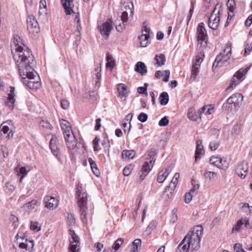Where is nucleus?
Listing matches in <instances>:
<instances>
[{
	"mask_svg": "<svg viewBox=\"0 0 252 252\" xmlns=\"http://www.w3.org/2000/svg\"><path fill=\"white\" fill-rule=\"evenodd\" d=\"M76 195L78 198V204L80 208L81 219L83 223H86L87 222V194L83 190L82 185L80 184H78L76 187Z\"/></svg>",
	"mask_w": 252,
	"mask_h": 252,
	"instance_id": "nucleus-4",
	"label": "nucleus"
},
{
	"mask_svg": "<svg viewBox=\"0 0 252 252\" xmlns=\"http://www.w3.org/2000/svg\"><path fill=\"white\" fill-rule=\"evenodd\" d=\"M230 160L226 158H220V169L226 170L228 168Z\"/></svg>",
	"mask_w": 252,
	"mask_h": 252,
	"instance_id": "nucleus-32",
	"label": "nucleus"
},
{
	"mask_svg": "<svg viewBox=\"0 0 252 252\" xmlns=\"http://www.w3.org/2000/svg\"><path fill=\"white\" fill-rule=\"evenodd\" d=\"M61 104L63 109H67L69 106V103L68 101L66 99L61 100Z\"/></svg>",
	"mask_w": 252,
	"mask_h": 252,
	"instance_id": "nucleus-51",
	"label": "nucleus"
},
{
	"mask_svg": "<svg viewBox=\"0 0 252 252\" xmlns=\"http://www.w3.org/2000/svg\"><path fill=\"white\" fill-rule=\"evenodd\" d=\"M200 54L196 56L195 62L193 63L192 65L190 79L192 81L195 80L200 67L199 63L203 61L201 56H204V53L201 52Z\"/></svg>",
	"mask_w": 252,
	"mask_h": 252,
	"instance_id": "nucleus-16",
	"label": "nucleus"
},
{
	"mask_svg": "<svg viewBox=\"0 0 252 252\" xmlns=\"http://www.w3.org/2000/svg\"><path fill=\"white\" fill-rule=\"evenodd\" d=\"M243 96L240 93H236L229 97L227 102L223 105V107L227 110H232L238 108L242 104Z\"/></svg>",
	"mask_w": 252,
	"mask_h": 252,
	"instance_id": "nucleus-8",
	"label": "nucleus"
},
{
	"mask_svg": "<svg viewBox=\"0 0 252 252\" xmlns=\"http://www.w3.org/2000/svg\"><path fill=\"white\" fill-rule=\"evenodd\" d=\"M196 36L198 44L200 47H205L207 46L208 35L203 23H200L197 26Z\"/></svg>",
	"mask_w": 252,
	"mask_h": 252,
	"instance_id": "nucleus-12",
	"label": "nucleus"
},
{
	"mask_svg": "<svg viewBox=\"0 0 252 252\" xmlns=\"http://www.w3.org/2000/svg\"><path fill=\"white\" fill-rule=\"evenodd\" d=\"M180 177V174L179 173H176L172 178L171 183L169 185V186L168 188H171L172 189H174L175 188L177 183H178V180Z\"/></svg>",
	"mask_w": 252,
	"mask_h": 252,
	"instance_id": "nucleus-36",
	"label": "nucleus"
},
{
	"mask_svg": "<svg viewBox=\"0 0 252 252\" xmlns=\"http://www.w3.org/2000/svg\"><path fill=\"white\" fill-rule=\"evenodd\" d=\"M141 240L139 239H135L132 243L133 252H135L137 251L138 248L141 246Z\"/></svg>",
	"mask_w": 252,
	"mask_h": 252,
	"instance_id": "nucleus-38",
	"label": "nucleus"
},
{
	"mask_svg": "<svg viewBox=\"0 0 252 252\" xmlns=\"http://www.w3.org/2000/svg\"><path fill=\"white\" fill-rule=\"evenodd\" d=\"M216 175L217 173L216 172L209 171H207L204 174L205 177L209 179L210 180H213Z\"/></svg>",
	"mask_w": 252,
	"mask_h": 252,
	"instance_id": "nucleus-39",
	"label": "nucleus"
},
{
	"mask_svg": "<svg viewBox=\"0 0 252 252\" xmlns=\"http://www.w3.org/2000/svg\"><path fill=\"white\" fill-rule=\"evenodd\" d=\"M231 55V47L229 45H226L223 49V52L220 53L216 58L215 61L213 64V68L222 66L225 63Z\"/></svg>",
	"mask_w": 252,
	"mask_h": 252,
	"instance_id": "nucleus-9",
	"label": "nucleus"
},
{
	"mask_svg": "<svg viewBox=\"0 0 252 252\" xmlns=\"http://www.w3.org/2000/svg\"><path fill=\"white\" fill-rule=\"evenodd\" d=\"M113 28V21L111 19L107 20L105 22L98 27V30L100 34L105 39H107L109 37Z\"/></svg>",
	"mask_w": 252,
	"mask_h": 252,
	"instance_id": "nucleus-15",
	"label": "nucleus"
},
{
	"mask_svg": "<svg viewBox=\"0 0 252 252\" xmlns=\"http://www.w3.org/2000/svg\"><path fill=\"white\" fill-rule=\"evenodd\" d=\"M70 235L71 236L72 241H70V242H72L73 243L76 242V243H79V238L78 237V236L75 234L74 231L70 230Z\"/></svg>",
	"mask_w": 252,
	"mask_h": 252,
	"instance_id": "nucleus-44",
	"label": "nucleus"
},
{
	"mask_svg": "<svg viewBox=\"0 0 252 252\" xmlns=\"http://www.w3.org/2000/svg\"><path fill=\"white\" fill-rule=\"evenodd\" d=\"M27 29L29 33L32 34L37 33L40 31L38 23L33 15H29L27 20Z\"/></svg>",
	"mask_w": 252,
	"mask_h": 252,
	"instance_id": "nucleus-13",
	"label": "nucleus"
},
{
	"mask_svg": "<svg viewBox=\"0 0 252 252\" xmlns=\"http://www.w3.org/2000/svg\"><path fill=\"white\" fill-rule=\"evenodd\" d=\"M70 247H69V250L71 252H76L78 251L79 249V246H80V242L79 243H76V242H70Z\"/></svg>",
	"mask_w": 252,
	"mask_h": 252,
	"instance_id": "nucleus-37",
	"label": "nucleus"
},
{
	"mask_svg": "<svg viewBox=\"0 0 252 252\" xmlns=\"http://www.w3.org/2000/svg\"><path fill=\"white\" fill-rule=\"evenodd\" d=\"M5 189L7 190L12 192L14 190L15 187L11 183L8 182L5 184Z\"/></svg>",
	"mask_w": 252,
	"mask_h": 252,
	"instance_id": "nucleus-52",
	"label": "nucleus"
},
{
	"mask_svg": "<svg viewBox=\"0 0 252 252\" xmlns=\"http://www.w3.org/2000/svg\"><path fill=\"white\" fill-rule=\"evenodd\" d=\"M61 0L66 15H69L72 14H74L75 15L74 22H76L77 30L79 32H80L81 29V26L79 18V14L78 13L74 12L73 10V8L74 7L73 0Z\"/></svg>",
	"mask_w": 252,
	"mask_h": 252,
	"instance_id": "nucleus-7",
	"label": "nucleus"
},
{
	"mask_svg": "<svg viewBox=\"0 0 252 252\" xmlns=\"http://www.w3.org/2000/svg\"><path fill=\"white\" fill-rule=\"evenodd\" d=\"M124 239L123 238L118 239L114 243L113 247L115 250H118L120 247L121 245L123 243Z\"/></svg>",
	"mask_w": 252,
	"mask_h": 252,
	"instance_id": "nucleus-43",
	"label": "nucleus"
},
{
	"mask_svg": "<svg viewBox=\"0 0 252 252\" xmlns=\"http://www.w3.org/2000/svg\"><path fill=\"white\" fill-rule=\"evenodd\" d=\"M133 5L132 2L127 0L121 3V10L118 13V17L115 20L116 29L121 32L125 28L128 20V14H133Z\"/></svg>",
	"mask_w": 252,
	"mask_h": 252,
	"instance_id": "nucleus-3",
	"label": "nucleus"
},
{
	"mask_svg": "<svg viewBox=\"0 0 252 252\" xmlns=\"http://www.w3.org/2000/svg\"><path fill=\"white\" fill-rule=\"evenodd\" d=\"M45 207L48 209L53 210L57 207L58 200L54 197L47 196L44 199Z\"/></svg>",
	"mask_w": 252,
	"mask_h": 252,
	"instance_id": "nucleus-20",
	"label": "nucleus"
},
{
	"mask_svg": "<svg viewBox=\"0 0 252 252\" xmlns=\"http://www.w3.org/2000/svg\"><path fill=\"white\" fill-rule=\"evenodd\" d=\"M135 155V152L133 150H124L122 153V156L123 159H132Z\"/></svg>",
	"mask_w": 252,
	"mask_h": 252,
	"instance_id": "nucleus-28",
	"label": "nucleus"
},
{
	"mask_svg": "<svg viewBox=\"0 0 252 252\" xmlns=\"http://www.w3.org/2000/svg\"><path fill=\"white\" fill-rule=\"evenodd\" d=\"M154 59L156 62L155 64L158 66L163 65L166 62L165 56L162 54L157 55Z\"/></svg>",
	"mask_w": 252,
	"mask_h": 252,
	"instance_id": "nucleus-27",
	"label": "nucleus"
},
{
	"mask_svg": "<svg viewBox=\"0 0 252 252\" xmlns=\"http://www.w3.org/2000/svg\"><path fill=\"white\" fill-rule=\"evenodd\" d=\"M15 170L17 172V175L20 176V182L22 181L23 179L28 174L30 169L27 170L25 167H20L19 165L15 168Z\"/></svg>",
	"mask_w": 252,
	"mask_h": 252,
	"instance_id": "nucleus-24",
	"label": "nucleus"
},
{
	"mask_svg": "<svg viewBox=\"0 0 252 252\" xmlns=\"http://www.w3.org/2000/svg\"><path fill=\"white\" fill-rule=\"evenodd\" d=\"M243 223L244 222L242 221V220H239L237 222L236 225L235 226V227L233 228V230H235L236 231H238L240 229L241 226L243 224Z\"/></svg>",
	"mask_w": 252,
	"mask_h": 252,
	"instance_id": "nucleus-62",
	"label": "nucleus"
},
{
	"mask_svg": "<svg viewBox=\"0 0 252 252\" xmlns=\"http://www.w3.org/2000/svg\"><path fill=\"white\" fill-rule=\"evenodd\" d=\"M58 139L55 135L52 136L50 141V148L54 155L57 157L60 154V150L57 145Z\"/></svg>",
	"mask_w": 252,
	"mask_h": 252,
	"instance_id": "nucleus-21",
	"label": "nucleus"
},
{
	"mask_svg": "<svg viewBox=\"0 0 252 252\" xmlns=\"http://www.w3.org/2000/svg\"><path fill=\"white\" fill-rule=\"evenodd\" d=\"M106 68L108 69L109 68L110 70H112L114 66L115 63L114 60H113L112 56L109 53H107L106 54Z\"/></svg>",
	"mask_w": 252,
	"mask_h": 252,
	"instance_id": "nucleus-29",
	"label": "nucleus"
},
{
	"mask_svg": "<svg viewBox=\"0 0 252 252\" xmlns=\"http://www.w3.org/2000/svg\"><path fill=\"white\" fill-rule=\"evenodd\" d=\"M132 117H133V114L129 113L126 116V117L124 119V120L126 121L125 122H128V123H129V126H128V128H127V133H129L130 128H131V125L130 123V121L131 120Z\"/></svg>",
	"mask_w": 252,
	"mask_h": 252,
	"instance_id": "nucleus-47",
	"label": "nucleus"
},
{
	"mask_svg": "<svg viewBox=\"0 0 252 252\" xmlns=\"http://www.w3.org/2000/svg\"><path fill=\"white\" fill-rule=\"evenodd\" d=\"M249 68L250 67H248L246 68H242L236 72L233 75V77L226 90L228 91L232 90L239 84L243 80H244L245 75L247 73Z\"/></svg>",
	"mask_w": 252,
	"mask_h": 252,
	"instance_id": "nucleus-10",
	"label": "nucleus"
},
{
	"mask_svg": "<svg viewBox=\"0 0 252 252\" xmlns=\"http://www.w3.org/2000/svg\"><path fill=\"white\" fill-rule=\"evenodd\" d=\"M164 76L163 78V81L168 82L169 80V76L170 74V71L169 70H166L164 71Z\"/></svg>",
	"mask_w": 252,
	"mask_h": 252,
	"instance_id": "nucleus-61",
	"label": "nucleus"
},
{
	"mask_svg": "<svg viewBox=\"0 0 252 252\" xmlns=\"http://www.w3.org/2000/svg\"><path fill=\"white\" fill-rule=\"evenodd\" d=\"M25 242L27 247V250H30L33 247V241L32 240H28V239L25 240Z\"/></svg>",
	"mask_w": 252,
	"mask_h": 252,
	"instance_id": "nucleus-57",
	"label": "nucleus"
},
{
	"mask_svg": "<svg viewBox=\"0 0 252 252\" xmlns=\"http://www.w3.org/2000/svg\"><path fill=\"white\" fill-rule=\"evenodd\" d=\"M249 163L245 160L238 163L235 168V173L241 179H245L247 175Z\"/></svg>",
	"mask_w": 252,
	"mask_h": 252,
	"instance_id": "nucleus-14",
	"label": "nucleus"
},
{
	"mask_svg": "<svg viewBox=\"0 0 252 252\" xmlns=\"http://www.w3.org/2000/svg\"><path fill=\"white\" fill-rule=\"evenodd\" d=\"M243 249L242 248V246L239 243H236L234 245V250L236 252H240L241 250H242Z\"/></svg>",
	"mask_w": 252,
	"mask_h": 252,
	"instance_id": "nucleus-63",
	"label": "nucleus"
},
{
	"mask_svg": "<svg viewBox=\"0 0 252 252\" xmlns=\"http://www.w3.org/2000/svg\"><path fill=\"white\" fill-rule=\"evenodd\" d=\"M1 151H2L3 157L6 158L8 157L9 152L6 147L2 146L1 147Z\"/></svg>",
	"mask_w": 252,
	"mask_h": 252,
	"instance_id": "nucleus-59",
	"label": "nucleus"
},
{
	"mask_svg": "<svg viewBox=\"0 0 252 252\" xmlns=\"http://www.w3.org/2000/svg\"><path fill=\"white\" fill-rule=\"evenodd\" d=\"M169 123V120L167 119L166 117L162 118L158 122V125L160 126H165L168 125Z\"/></svg>",
	"mask_w": 252,
	"mask_h": 252,
	"instance_id": "nucleus-48",
	"label": "nucleus"
},
{
	"mask_svg": "<svg viewBox=\"0 0 252 252\" xmlns=\"http://www.w3.org/2000/svg\"><path fill=\"white\" fill-rule=\"evenodd\" d=\"M150 28L146 26L144 27V30L142 31V34L145 35H148L150 36Z\"/></svg>",
	"mask_w": 252,
	"mask_h": 252,
	"instance_id": "nucleus-64",
	"label": "nucleus"
},
{
	"mask_svg": "<svg viewBox=\"0 0 252 252\" xmlns=\"http://www.w3.org/2000/svg\"><path fill=\"white\" fill-rule=\"evenodd\" d=\"M11 51L23 83L30 89H38L41 83L38 74L33 68L35 64L34 57L18 35L14 37Z\"/></svg>",
	"mask_w": 252,
	"mask_h": 252,
	"instance_id": "nucleus-1",
	"label": "nucleus"
},
{
	"mask_svg": "<svg viewBox=\"0 0 252 252\" xmlns=\"http://www.w3.org/2000/svg\"><path fill=\"white\" fill-rule=\"evenodd\" d=\"M67 220L69 225H73L75 223V220L74 216L71 214L67 215Z\"/></svg>",
	"mask_w": 252,
	"mask_h": 252,
	"instance_id": "nucleus-53",
	"label": "nucleus"
},
{
	"mask_svg": "<svg viewBox=\"0 0 252 252\" xmlns=\"http://www.w3.org/2000/svg\"><path fill=\"white\" fill-rule=\"evenodd\" d=\"M220 157L219 155L217 156H212L210 158V163L220 168Z\"/></svg>",
	"mask_w": 252,
	"mask_h": 252,
	"instance_id": "nucleus-34",
	"label": "nucleus"
},
{
	"mask_svg": "<svg viewBox=\"0 0 252 252\" xmlns=\"http://www.w3.org/2000/svg\"><path fill=\"white\" fill-rule=\"evenodd\" d=\"M220 144L219 141H213L210 142L209 147L211 150L215 151L219 148Z\"/></svg>",
	"mask_w": 252,
	"mask_h": 252,
	"instance_id": "nucleus-41",
	"label": "nucleus"
},
{
	"mask_svg": "<svg viewBox=\"0 0 252 252\" xmlns=\"http://www.w3.org/2000/svg\"><path fill=\"white\" fill-rule=\"evenodd\" d=\"M205 111H189L187 114L188 118L192 121H198L201 120L202 112L204 113ZM206 115L211 114V111H205Z\"/></svg>",
	"mask_w": 252,
	"mask_h": 252,
	"instance_id": "nucleus-19",
	"label": "nucleus"
},
{
	"mask_svg": "<svg viewBox=\"0 0 252 252\" xmlns=\"http://www.w3.org/2000/svg\"><path fill=\"white\" fill-rule=\"evenodd\" d=\"M135 71L142 75H145L147 72V67L143 62H138L135 65Z\"/></svg>",
	"mask_w": 252,
	"mask_h": 252,
	"instance_id": "nucleus-23",
	"label": "nucleus"
},
{
	"mask_svg": "<svg viewBox=\"0 0 252 252\" xmlns=\"http://www.w3.org/2000/svg\"><path fill=\"white\" fill-rule=\"evenodd\" d=\"M221 5L218 3L216 5L209 19L208 26L212 30H217L220 25V14Z\"/></svg>",
	"mask_w": 252,
	"mask_h": 252,
	"instance_id": "nucleus-11",
	"label": "nucleus"
},
{
	"mask_svg": "<svg viewBox=\"0 0 252 252\" xmlns=\"http://www.w3.org/2000/svg\"><path fill=\"white\" fill-rule=\"evenodd\" d=\"M170 173L168 168L161 170L158 174L157 177V181L159 183H163L167 178Z\"/></svg>",
	"mask_w": 252,
	"mask_h": 252,
	"instance_id": "nucleus-22",
	"label": "nucleus"
},
{
	"mask_svg": "<svg viewBox=\"0 0 252 252\" xmlns=\"http://www.w3.org/2000/svg\"><path fill=\"white\" fill-rule=\"evenodd\" d=\"M40 126H42L43 128H50V129H51V125L47 122L46 121H42L40 122Z\"/></svg>",
	"mask_w": 252,
	"mask_h": 252,
	"instance_id": "nucleus-60",
	"label": "nucleus"
},
{
	"mask_svg": "<svg viewBox=\"0 0 252 252\" xmlns=\"http://www.w3.org/2000/svg\"><path fill=\"white\" fill-rule=\"evenodd\" d=\"M133 169L132 166L130 164L125 167L123 170V174L125 176L129 175Z\"/></svg>",
	"mask_w": 252,
	"mask_h": 252,
	"instance_id": "nucleus-40",
	"label": "nucleus"
},
{
	"mask_svg": "<svg viewBox=\"0 0 252 252\" xmlns=\"http://www.w3.org/2000/svg\"><path fill=\"white\" fill-rule=\"evenodd\" d=\"M203 151V146L202 144L201 140H197L196 142V149L195 152V160L198 158V155H200Z\"/></svg>",
	"mask_w": 252,
	"mask_h": 252,
	"instance_id": "nucleus-31",
	"label": "nucleus"
},
{
	"mask_svg": "<svg viewBox=\"0 0 252 252\" xmlns=\"http://www.w3.org/2000/svg\"><path fill=\"white\" fill-rule=\"evenodd\" d=\"M88 161L94 174L96 177H98L100 174V172L95 162L91 158H88Z\"/></svg>",
	"mask_w": 252,
	"mask_h": 252,
	"instance_id": "nucleus-26",
	"label": "nucleus"
},
{
	"mask_svg": "<svg viewBox=\"0 0 252 252\" xmlns=\"http://www.w3.org/2000/svg\"><path fill=\"white\" fill-rule=\"evenodd\" d=\"M191 192H189L185 194V201L187 203H189L190 202L192 199V195Z\"/></svg>",
	"mask_w": 252,
	"mask_h": 252,
	"instance_id": "nucleus-54",
	"label": "nucleus"
},
{
	"mask_svg": "<svg viewBox=\"0 0 252 252\" xmlns=\"http://www.w3.org/2000/svg\"><path fill=\"white\" fill-rule=\"evenodd\" d=\"M215 108V105L213 104L204 105L201 108V110H212Z\"/></svg>",
	"mask_w": 252,
	"mask_h": 252,
	"instance_id": "nucleus-56",
	"label": "nucleus"
},
{
	"mask_svg": "<svg viewBox=\"0 0 252 252\" xmlns=\"http://www.w3.org/2000/svg\"><path fill=\"white\" fill-rule=\"evenodd\" d=\"M149 36L142 34L139 37L140 45L142 47H146L150 43Z\"/></svg>",
	"mask_w": 252,
	"mask_h": 252,
	"instance_id": "nucleus-33",
	"label": "nucleus"
},
{
	"mask_svg": "<svg viewBox=\"0 0 252 252\" xmlns=\"http://www.w3.org/2000/svg\"><path fill=\"white\" fill-rule=\"evenodd\" d=\"M195 2V0H191V6L189 9V21L192 16V13L193 12L194 7V3Z\"/></svg>",
	"mask_w": 252,
	"mask_h": 252,
	"instance_id": "nucleus-58",
	"label": "nucleus"
},
{
	"mask_svg": "<svg viewBox=\"0 0 252 252\" xmlns=\"http://www.w3.org/2000/svg\"><path fill=\"white\" fill-rule=\"evenodd\" d=\"M36 204V201L35 200H32L31 201L25 204L23 208L26 210V211L30 210L33 209L35 205Z\"/></svg>",
	"mask_w": 252,
	"mask_h": 252,
	"instance_id": "nucleus-35",
	"label": "nucleus"
},
{
	"mask_svg": "<svg viewBox=\"0 0 252 252\" xmlns=\"http://www.w3.org/2000/svg\"><path fill=\"white\" fill-rule=\"evenodd\" d=\"M30 228L32 230L38 231L40 230V226L39 225V224L36 221H32L31 222V226Z\"/></svg>",
	"mask_w": 252,
	"mask_h": 252,
	"instance_id": "nucleus-42",
	"label": "nucleus"
},
{
	"mask_svg": "<svg viewBox=\"0 0 252 252\" xmlns=\"http://www.w3.org/2000/svg\"><path fill=\"white\" fill-rule=\"evenodd\" d=\"M99 142V139L97 137H95L93 140V148L94 151H97L98 150L97 147L98 146Z\"/></svg>",
	"mask_w": 252,
	"mask_h": 252,
	"instance_id": "nucleus-55",
	"label": "nucleus"
},
{
	"mask_svg": "<svg viewBox=\"0 0 252 252\" xmlns=\"http://www.w3.org/2000/svg\"><path fill=\"white\" fill-rule=\"evenodd\" d=\"M157 154L155 152L150 151L144 156L145 162L141 170L138 173L140 179L143 180L151 171L156 159Z\"/></svg>",
	"mask_w": 252,
	"mask_h": 252,
	"instance_id": "nucleus-6",
	"label": "nucleus"
},
{
	"mask_svg": "<svg viewBox=\"0 0 252 252\" xmlns=\"http://www.w3.org/2000/svg\"><path fill=\"white\" fill-rule=\"evenodd\" d=\"M39 16L41 18H44L47 14V8H39Z\"/></svg>",
	"mask_w": 252,
	"mask_h": 252,
	"instance_id": "nucleus-45",
	"label": "nucleus"
},
{
	"mask_svg": "<svg viewBox=\"0 0 252 252\" xmlns=\"http://www.w3.org/2000/svg\"><path fill=\"white\" fill-rule=\"evenodd\" d=\"M234 5H235V1L234 0H228L227 3V6L228 7V8L229 9V11L231 12H233L234 10Z\"/></svg>",
	"mask_w": 252,
	"mask_h": 252,
	"instance_id": "nucleus-49",
	"label": "nucleus"
},
{
	"mask_svg": "<svg viewBox=\"0 0 252 252\" xmlns=\"http://www.w3.org/2000/svg\"><path fill=\"white\" fill-rule=\"evenodd\" d=\"M61 126L67 147L70 149L74 148L77 143L70 123L68 121L62 119L61 121Z\"/></svg>",
	"mask_w": 252,
	"mask_h": 252,
	"instance_id": "nucleus-5",
	"label": "nucleus"
},
{
	"mask_svg": "<svg viewBox=\"0 0 252 252\" xmlns=\"http://www.w3.org/2000/svg\"><path fill=\"white\" fill-rule=\"evenodd\" d=\"M118 92L121 98L127 96L128 92L127 91V87L123 84H120L117 87Z\"/></svg>",
	"mask_w": 252,
	"mask_h": 252,
	"instance_id": "nucleus-25",
	"label": "nucleus"
},
{
	"mask_svg": "<svg viewBox=\"0 0 252 252\" xmlns=\"http://www.w3.org/2000/svg\"><path fill=\"white\" fill-rule=\"evenodd\" d=\"M1 131H2L3 134H7L6 138L10 139L13 137L14 131L13 130L14 126L11 121H7L1 124Z\"/></svg>",
	"mask_w": 252,
	"mask_h": 252,
	"instance_id": "nucleus-17",
	"label": "nucleus"
},
{
	"mask_svg": "<svg viewBox=\"0 0 252 252\" xmlns=\"http://www.w3.org/2000/svg\"><path fill=\"white\" fill-rule=\"evenodd\" d=\"M159 100L161 105H166L169 100V96L167 93L165 92L162 93L159 95Z\"/></svg>",
	"mask_w": 252,
	"mask_h": 252,
	"instance_id": "nucleus-30",
	"label": "nucleus"
},
{
	"mask_svg": "<svg viewBox=\"0 0 252 252\" xmlns=\"http://www.w3.org/2000/svg\"><path fill=\"white\" fill-rule=\"evenodd\" d=\"M148 119V115L144 113H141L138 116V119L140 122L144 123Z\"/></svg>",
	"mask_w": 252,
	"mask_h": 252,
	"instance_id": "nucleus-50",
	"label": "nucleus"
},
{
	"mask_svg": "<svg viewBox=\"0 0 252 252\" xmlns=\"http://www.w3.org/2000/svg\"><path fill=\"white\" fill-rule=\"evenodd\" d=\"M9 93L7 94V97L5 99V105L10 109H17L16 104H15V99L14 98L15 88L12 87H9Z\"/></svg>",
	"mask_w": 252,
	"mask_h": 252,
	"instance_id": "nucleus-18",
	"label": "nucleus"
},
{
	"mask_svg": "<svg viewBox=\"0 0 252 252\" xmlns=\"http://www.w3.org/2000/svg\"><path fill=\"white\" fill-rule=\"evenodd\" d=\"M148 86L147 83H145L144 87H139L137 88V92L140 94H147V89Z\"/></svg>",
	"mask_w": 252,
	"mask_h": 252,
	"instance_id": "nucleus-46",
	"label": "nucleus"
},
{
	"mask_svg": "<svg viewBox=\"0 0 252 252\" xmlns=\"http://www.w3.org/2000/svg\"><path fill=\"white\" fill-rule=\"evenodd\" d=\"M203 231V228L202 226L197 225L194 227L179 244L178 248L182 249L186 252L189 249L192 250L198 249Z\"/></svg>",
	"mask_w": 252,
	"mask_h": 252,
	"instance_id": "nucleus-2",
	"label": "nucleus"
}]
</instances>
